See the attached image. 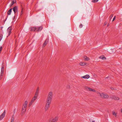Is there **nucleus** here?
Returning <instances> with one entry per match:
<instances>
[{"label": "nucleus", "instance_id": "nucleus-23", "mask_svg": "<svg viewBox=\"0 0 122 122\" xmlns=\"http://www.w3.org/2000/svg\"><path fill=\"white\" fill-rule=\"evenodd\" d=\"M113 115L115 117H116L117 116V112L114 111H113L112 112Z\"/></svg>", "mask_w": 122, "mask_h": 122}, {"label": "nucleus", "instance_id": "nucleus-26", "mask_svg": "<svg viewBox=\"0 0 122 122\" xmlns=\"http://www.w3.org/2000/svg\"><path fill=\"white\" fill-rule=\"evenodd\" d=\"M98 1V0H92V2H96Z\"/></svg>", "mask_w": 122, "mask_h": 122}, {"label": "nucleus", "instance_id": "nucleus-8", "mask_svg": "<svg viewBox=\"0 0 122 122\" xmlns=\"http://www.w3.org/2000/svg\"><path fill=\"white\" fill-rule=\"evenodd\" d=\"M36 99L33 97L30 103H29V105L30 106L32 105V104L35 101Z\"/></svg>", "mask_w": 122, "mask_h": 122}, {"label": "nucleus", "instance_id": "nucleus-11", "mask_svg": "<svg viewBox=\"0 0 122 122\" xmlns=\"http://www.w3.org/2000/svg\"><path fill=\"white\" fill-rule=\"evenodd\" d=\"M37 28L36 27H31L30 28V30L32 31H36Z\"/></svg>", "mask_w": 122, "mask_h": 122}, {"label": "nucleus", "instance_id": "nucleus-18", "mask_svg": "<svg viewBox=\"0 0 122 122\" xmlns=\"http://www.w3.org/2000/svg\"><path fill=\"white\" fill-rule=\"evenodd\" d=\"M11 3L10 5V6L11 7L16 2V0H11Z\"/></svg>", "mask_w": 122, "mask_h": 122}, {"label": "nucleus", "instance_id": "nucleus-13", "mask_svg": "<svg viewBox=\"0 0 122 122\" xmlns=\"http://www.w3.org/2000/svg\"><path fill=\"white\" fill-rule=\"evenodd\" d=\"M90 77V76L88 75H86L85 76H82V77L84 79H88Z\"/></svg>", "mask_w": 122, "mask_h": 122}, {"label": "nucleus", "instance_id": "nucleus-7", "mask_svg": "<svg viewBox=\"0 0 122 122\" xmlns=\"http://www.w3.org/2000/svg\"><path fill=\"white\" fill-rule=\"evenodd\" d=\"M53 96V93L52 92H49L48 95L47 97L52 98Z\"/></svg>", "mask_w": 122, "mask_h": 122}, {"label": "nucleus", "instance_id": "nucleus-12", "mask_svg": "<svg viewBox=\"0 0 122 122\" xmlns=\"http://www.w3.org/2000/svg\"><path fill=\"white\" fill-rule=\"evenodd\" d=\"M87 63L84 62H81L79 63V64L81 66H85V65H87Z\"/></svg>", "mask_w": 122, "mask_h": 122}, {"label": "nucleus", "instance_id": "nucleus-1", "mask_svg": "<svg viewBox=\"0 0 122 122\" xmlns=\"http://www.w3.org/2000/svg\"><path fill=\"white\" fill-rule=\"evenodd\" d=\"M28 103V101L27 100H25L23 103L21 112V114L22 115L24 114V112L25 111L26 108L27 107Z\"/></svg>", "mask_w": 122, "mask_h": 122}, {"label": "nucleus", "instance_id": "nucleus-16", "mask_svg": "<svg viewBox=\"0 0 122 122\" xmlns=\"http://www.w3.org/2000/svg\"><path fill=\"white\" fill-rule=\"evenodd\" d=\"M17 7L16 6H15L13 8V10L15 13H16L17 11Z\"/></svg>", "mask_w": 122, "mask_h": 122}, {"label": "nucleus", "instance_id": "nucleus-22", "mask_svg": "<svg viewBox=\"0 0 122 122\" xmlns=\"http://www.w3.org/2000/svg\"><path fill=\"white\" fill-rule=\"evenodd\" d=\"M99 58L103 60H105L106 59V58L104 56H102L99 57Z\"/></svg>", "mask_w": 122, "mask_h": 122}, {"label": "nucleus", "instance_id": "nucleus-3", "mask_svg": "<svg viewBox=\"0 0 122 122\" xmlns=\"http://www.w3.org/2000/svg\"><path fill=\"white\" fill-rule=\"evenodd\" d=\"M5 65L4 64H2V65L1 68L0 76L1 78H2L3 76L4 72V70Z\"/></svg>", "mask_w": 122, "mask_h": 122}, {"label": "nucleus", "instance_id": "nucleus-36", "mask_svg": "<svg viewBox=\"0 0 122 122\" xmlns=\"http://www.w3.org/2000/svg\"><path fill=\"white\" fill-rule=\"evenodd\" d=\"M2 38H0V41L2 39Z\"/></svg>", "mask_w": 122, "mask_h": 122}, {"label": "nucleus", "instance_id": "nucleus-31", "mask_svg": "<svg viewBox=\"0 0 122 122\" xmlns=\"http://www.w3.org/2000/svg\"><path fill=\"white\" fill-rule=\"evenodd\" d=\"M82 25L81 24H80V28L82 27Z\"/></svg>", "mask_w": 122, "mask_h": 122}, {"label": "nucleus", "instance_id": "nucleus-34", "mask_svg": "<svg viewBox=\"0 0 122 122\" xmlns=\"http://www.w3.org/2000/svg\"><path fill=\"white\" fill-rule=\"evenodd\" d=\"M49 122H53L51 120H49Z\"/></svg>", "mask_w": 122, "mask_h": 122}, {"label": "nucleus", "instance_id": "nucleus-10", "mask_svg": "<svg viewBox=\"0 0 122 122\" xmlns=\"http://www.w3.org/2000/svg\"><path fill=\"white\" fill-rule=\"evenodd\" d=\"M12 28L11 27H9L7 29V32L8 33V35L7 36L8 37L9 36L11 32V30Z\"/></svg>", "mask_w": 122, "mask_h": 122}, {"label": "nucleus", "instance_id": "nucleus-20", "mask_svg": "<svg viewBox=\"0 0 122 122\" xmlns=\"http://www.w3.org/2000/svg\"><path fill=\"white\" fill-rule=\"evenodd\" d=\"M37 29H36V31H41V30L42 29V27L41 26H40L39 27H36Z\"/></svg>", "mask_w": 122, "mask_h": 122}, {"label": "nucleus", "instance_id": "nucleus-32", "mask_svg": "<svg viewBox=\"0 0 122 122\" xmlns=\"http://www.w3.org/2000/svg\"><path fill=\"white\" fill-rule=\"evenodd\" d=\"M2 37H3V35H2V34H0V38H2Z\"/></svg>", "mask_w": 122, "mask_h": 122}, {"label": "nucleus", "instance_id": "nucleus-28", "mask_svg": "<svg viewBox=\"0 0 122 122\" xmlns=\"http://www.w3.org/2000/svg\"><path fill=\"white\" fill-rule=\"evenodd\" d=\"M37 97L38 96L35 94V95L33 97L37 99Z\"/></svg>", "mask_w": 122, "mask_h": 122}, {"label": "nucleus", "instance_id": "nucleus-9", "mask_svg": "<svg viewBox=\"0 0 122 122\" xmlns=\"http://www.w3.org/2000/svg\"><path fill=\"white\" fill-rule=\"evenodd\" d=\"M52 99V98L47 97L46 100V102L51 103Z\"/></svg>", "mask_w": 122, "mask_h": 122}, {"label": "nucleus", "instance_id": "nucleus-33", "mask_svg": "<svg viewBox=\"0 0 122 122\" xmlns=\"http://www.w3.org/2000/svg\"><path fill=\"white\" fill-rule=\"evenodd\" d=\"M107 24V22H105V23H104V25H106Z\"/></svg>", "mask_w": 122, "mask_h": 122}, {"label": "nucleus", "instance_id": "nucleus-17", "mask_svg": "<svg viewBox=\"0 0 122 122\" xmlns=\"http://www.w3.org/2000/svg\"><path fill=\"white\" fill-rule=\"evenodd\" d=\"M83 58L84 60L85 61H88L90 60V58L86 56H84Z\"/></svg>", "mask_w": 122, "mask_h": 122}, {"label": "nucleus", "instance_id": "nucleus-40", "mask_svg": "<svg viewBox=\"0 0 122 122\" xmlns=\"http://www.w3.org/2000/svg\"><path fill=\"white\" fill-rule=\"evenodd\" d=\"M22 13V11H21V13Z\"/></svg>", "mask_w": 122, "mask_h": 122}, {"label": "nucleus", "instance_id": "nucleus-35", "mask_svg": "<svg viewBox=\"0 0 122 122\" xmlns=\"http://www.w3.org/2000/svg\"><path fill=\"white\" fill-rule=\"evenodd\" d=\"M93 76H94L95 77H96L97 76V75L96 74H94Z\"/></svg>", "mask_w": 122, "mask_h": 122}, {"label": "nucleus", "instance_id": "nucleus-15", "mask_svg": "<svg viewBox=\"0 0 122 122\" xmlns=\"http://www.w3.org/2000/svg\"><path fill=\"white\" fill-rule=\"evenodd\" d=\"M111 98L116 100H119V98L118 97L115 96H113L112 97H111Z\"/></svg>", "mask_w": 122, "mask_h": 122}, {"label": "nucleus", "instance_id": "nucleus-4", "mask_svg": "<svg viewBox=\"0 0 122 122\" xmlns=\"http://www.w3.org/2000/svg\"><path fill=\"white\" fill-rule=\"evenodd\" d=\"M85 89L87 91H92L93 92H96V91L94 89H92L87 86H85Z\"/></svg>", "mask_w": 122, "mask_h": 122}, {"label": "nucleus", "instance_id": "nucleus-39", "mask_svg": "<svg viewBox=\"0 0 122 122\" xmlns=\"http://www.w3.org/2000/svg\"><path fill=\"white\" fill-rule=\"evenodd\" d=\"M111 89L112 90H113L114 89L113 88H112Z\"/></svg>", "mask_w": 122, "mask_h": 122}, {"label": "nucleus", "instance_id": "nucleus-30", "mask_svg": "<svg viewBox=\"0 0 122 122\" xmlns=\"http://www.w3.org/2000/svg\"><path fill=\"white\" fill-rule=\"evenodd\" d=\"M115 19H116V16H115L114 17V18H113L112 21H114V20H115Z\"/></svg>", "mask_w": 122, "mask_h": 122}, {"label": "nucleus", "instance_id": "nucleus-41", "mask_svg": "<svg viewBox=\"0 0 122 122\" xmlns=\"http://www.w3.org/2000/svg\"><path fill=\"white\" fill-rule=\"evenodd\" d=\"M92 122H94V121H92Z\"/></svg>", "mask_w": 122, "mask_h": 122}, {"label": "nucleus", "instance_id": "nucleus-37", "mask_svg": "<svg viewBox=\"0 0 122 122\" xmlns=\"http://www.w3.org/2000/svg\"><path fill=\"white\" fill-rule=\"evenodd\" d=\"M2 38H0V41L2 39Z\"/></svg>", "mask_w": 122, "mask_h": 122}, {"label": "nucleus", "instance_id": "nucleus-21", "mask_svg": "<svg viewBox=\"0 0 122 122\" xmlns=\"http://www.w3.org/2000/svg\"><path fill=\"white\" fill-rule=\"evenodd\" d=\"M14 120H15V117H14V115H13L11 117L10 122H14Z\"/></svg>", "mask_w": 122, "mask_h": 122}, {"label": "nucleus", "instance_id": "nucleus-27", "mask_svg": "<svg viewBox=\"0 0 122 122\" xmlns=\"http://www.w3.org/2000/svg\"><path fill=\"white\" fill-rule=\"evenodd\" d=\"M38 90H37L36 92L35 93V94L38 96Z\"/></svg>", "mask_w": 122, "mask_h": 122}, {"label": "nucleus", "instance_id": "nucleus-29", "mask_svg": "<svg viewBox=\"0 0 122 122\" xmlns=\"http://www.w3.org/2000/svg\"><path fill=\"white\" fill-rule=\"evenodd\" d=\"M2 47H0V53H1V51H2Z\"/></svg>", "mask_w": 122, "mask_h": 122}, {"label": "nucleus", "instance_id": "nucleus-19", "mask_svg": "<svg viewBox=\"0 0 122 122\" xmlns=\"http://www.w3.org/2000/svg\"><path fill=\"white\" fill-rule=\"evenodd\" d=\"M48 41V40H46L43 44V47L45 46L47 44Z\"/></svg>", "mask_w": 122, "mask_h": 122}, {"label": "nucleus", "instance_id": "nucleus-2", "mask_svg": "<svg viewBox=\"0 0 122 122\" xmlns=\"http://www.w3.org/2000/svg\"><path fill=\"white\" fill-rule=\"evenodd\" d=\"M97 94L102 98H108L109 97V96L107 94L104 93H100L97 92Z\"/></svg>", "mask_w": 122, "mask_h": 122}, {"label": "nucleus", "instance_id": "nucleus-38", "mask_svg": "<svg viewBox=\"0 0 122 122\" xmlns=\"http://www.w3.org/2000/svg\"><path fill=\"white\" fill-rule=\"evenodd\" d=\"M121 112L122 113V108L121 109Z\"/></svg>", "mask_w": 122, "mask_h": 122}, {"label": "nucleus", "instance_id": "nucleus-6", "mask_svg": "<svg viewBox=\"0 0 122 122\" xmlns=\"http://www.w3.org/2000/svg\"><path fill=\"white\" fill-rule=\"evenodd\" d=\"M51 103H46L45 107V111H47L49 108L50 107Z\"/></svg>", "mask_w": 122, "mask_h": 122}, {"label": "nucleus", "instance_id": "nucleus-5", "mask_svg": "<svg viewBox=\"0 0 122 122\" xmlns=\"http://www.w3.org/2000/svg\"><path fill=\"white\" fill-rule=\"evenodd\" d=\"M6 113V111L5 110L2 114L0 116V120H2L4 117Z\"/></svg>", "mask_w": 122, "mask_h": 122}, {"label": "nucleus", "instance_id": "nucleus-14", "mask_svg": "<svg viewBox=\"0 0 122 122\" xmlns=\"http://www.w3.org/2000/svg\"><path fill=\"white\" fill-rule=\"evenodd\" d=\"M58 116H56L52 120L53 122H56L58 119Z\"/></svg>", "mask_w": 122, "mask_h": 122}, {"label": "nucleus", "instance_id": "nucleus-24", "mask_svg": "<svg viewBox=\"0 0 122 122\" xmlns=\"http://www.w3.org/2000/svg\"><path fill=\"white\" fill-rule=\"evenodd\" d=\"M12 9H10L9 10V11H8V15H10V14H11V10H12Z\"/></svg>", "mask_w": 122, "mask_h": 122}, {"label": "nucleus", "instance_id": "nucleus-25", "mask_svg": "<svg viewBox=\"0 0 122 122\" xmlns=\"http://www.w3.org/2000/svg\"><path fill=\"white\" fill-rule=\"evenodd\" d=\"M17 110V109L16 108H15L14 109V110L13 111V113L14 114H15V113Z\"/></svg>", "mask_w": 122, "mask_h": 122}]
</instances>
